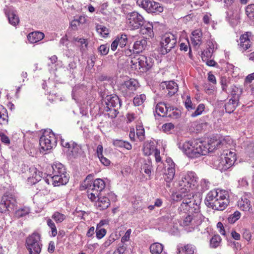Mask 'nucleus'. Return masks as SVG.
Instances as JSON below:
<instances>
[{
  "label": "nucleus",
  "mask_w": 254,
  "mask_h": 254,
  "mask_svg": "<svg viewBox=\"0 0 254 254\" xmlns=\"http://www.w3.org/2000/svg\"><path fill=\"white\" fill-rule=\"evenodd\" d=\"M220 144L221 141L217 140L215 141L210 140L208 143L200 140H189L181 141L178 143V147L188 157L196 158L218 148Z\"/></svg>",
  "instance_id": "1"
},
{
  "label": "nucleus",
  "mask_w": 254,
  "mask_h": 254,
  "mask_svg": "<svg viewBox=\"0 0 254 254\" xmlns=\"http://www.w3.org/2000/svg\"><path fill=\"white\" fill-rule=\"evenodd\" d=\"M228 192L224 190L214 189L206 195L205 204L215 210H223L229 203Z\"/></svg>",
  "instance_id": "2"
},
{
  "label": "nucleus",
  "mask_w": 254,
  "mask_h": 254,
  "mask_svg": "<svg viewBox=\"0 0 254 254\" xmlns=\"http://www.w3.org/2000/svg\"><path fill=\"white\" fill-rule=\"evenodd\" d=\"M173 199L176 201L182 200L179 207L181 211L190 213H199L201 203L199 197H194L190 193H176L173 195Z\"/></svg>",
  "instance_id": "3"
},
{
  "label": "nucleus",
  "mask_w": 254,
  "mask_h": 254,
  "mask_svg": "<svg viewBox=\"0 0 254 254\" xmlns=\"http://www.w3.org/2000/svg\"><path fill=\"white\" fill-rule=\"evenodd\" d=\"M236 160V155L234 152L227 151L220 158L214 160L213 165L214 168L221 172L225 171L231 168Z\"/></svg>",
  "instance_id": "4"
},
{
  "label": "nucleus",
  "mask_w": 254,
  "mask_h": 254,
  "mask_svg": "<svg viewBox=\"0 0 254 254\" xmlns=\"http://www.w3.org/2000/svg\"><path fill=\"white\" fill-rule=\"evenodd\" d=\"M197 177L193 172H189L184 175L179 182L180 192L178 193L185 194L189 193L190 190L196 186L197 182Z\"/></svg>",
  "instance_id": "5"
},
{
  "label": "nucleus",
  "mask_w": 254,
  "mask_h": 254,
  "mask_svg": "<svg viewBox=\"0 0 254 254\" xmlns=\"http://www.w3.org/2000/svg\"><path fill=\"white\" fill-rule=\"evenodd\" d=\"M184 213L180 224L188 232H191L201 224V215L199 213H190L185 211Z\"/></svg>",
  "instance_id": "6"
},
{
  "label": "nucleus",
  "mask_w": 254,
  "mask_h": 254,
  "mask_svg": "<svg viewBox=\"0 0 254 254\" xmlns=\"http://www.w3.org/2000/svg\"><path fill=\"white\" fill-rule=\"evenodd\" d=\"M25 246L29 254H40L43 246L40 235L34 232L29 236L26 239Z\"/></svg>",
  "instance_id": "7"
},
{
  "label": "nucleus",
  "mask_w": 254,
  "mask_h": 254,
  "mask_svg": "<svg viewBox=\"0 0 254 254\" xmlns=\"http://www.w3.org/2000/svg\"><path fill=\"white\" fill-rule=\"evenodd\" d=\"M177 39L174 34L166 33L163 35L160 42L161 54L165 55L169 53L175 47Z\"/></svg>",
  "instance_id": "8"
},
{
  "label": "nucleus",
  "mask_w": 254,
  "mask_h": 254,
  "mask_svg": "<svg viewBox=\"0 0 254 254\" xmlns=\"http://www.w3.org/2000/svg\"><path fill=\"white\" fill-rule=\"evenodd\" d=\"M57 141V138L52 130L50 132L45 131L39 139L41 150L48 151L51 149L56 146Z\"/></svg>",
  "instance_id": "9"
},
{
  "label": "nucleus",
  "mask_w": 254,
  "mask_h": 254,
  "mask_svg": "<svg viewBox=\"0 0 254 254\" xmlns=\"http://www.w3.org/2000/svg\"><path fill=\"white\" fill-rule=\"evenodd\" d=\"M254 41V35L252 32L248 31L245 32L242 34L238 41V48L239 50L244 53L251 51V48Z\"/></svg>",
  "instance_id": "10"
},
{
  "label": "nucleus",
  "mask_w": 254,
  "mask_h": 254,
  "mask_svg": "<svg viewBox=\"0 0 254 254\" xmlns=\"http://www.w3.org/2000/svg\"><path fill=\"white\" fill-rule=\"evenodd\" d=\"M106 186V183L104 180L101 179H95L92 185H90L87 190L88 197L91 200H95V198L101 194Z\"/></svg>",
  "instance_id": "11"
},
{
  "label": "nucleus",
  "mask_w": 254,
  "mask_h": 254,
  "mask_svg": "<svg viewBox=\"0 0 254 254\" xmlns=\"http://www.w3.org/2000/svg\"><path fill=\"white\" fill-rule=\"evenodd\" d=\"M137 5L145 9L148 13L158 14L163 11L164 8L162 5L157 2L150 0H137Z\"/></svg>",
  "instance_id": "12"
},
{
  "label": "nucleus",
  "mask_w": 254,
  "mask_h": 254,
  "mask_svg": "<svg viewBox=\"0 0 254 254\" xmlns=\"http://www.w3.org/2000/svg\"><path fill=\"white\" fill-rule=\"evenodd\" d=\"M116 198V195L111 192L108 193L106 196H103L100 194L95 200H91L94 202V206L99 210H104L107 209L111 205V200H115Z\"/></svg>",
  "instance_id": "13"
},
{
  "label": "nucleus",
  "mask_w": 254,
  "mask_h": 254,
  "mask_svg": "<svg viewBox=\"0 0 254 254\" xmlns=\"http://www.w3.org/2000/svg\"><path fill=\"white\" fill-rule=\"evenodd\" d=\"M139 87V83L134 79H130L122 84L119 89L123 95L126 97H130Z\"/></svg>",
  "instance_id": "14"
},
{
  "label": "nucleus",
  "mask_w": 254,
  "mask_h": 254,
  "mask_svg": "<svg viewBox=\"0 0 254 254\" xmlns=\"http://www.w3.org/2000/svg\"><path fill=\"white\" fill-rule=\"evenodd\" d=\"M128 26L133 30L139 29L146 21L142 15L136 11H133L127 15Z\"/></svg>",
  "instance_id": "15"
},
{
  "label": "nucleus",
  "mask_w": 254,
  "mask_h": 254,
  "mask_svg": "<svg viewBox=\"0 0 254 254\" xmlns=\"http://www.w3.org/2000/svg\"><path fill=\"white\" fill-rule=\"evenodd\" d=\"M16 204L15 197L10 194L6 193L2 197L0 204H3L4 207V212L13 209Z\"/></svg>",
  "instance_id": "16"
},
{
  "label": "nucleus",
  "mask_w": 254,
  "mask_h": 254,
  "mask_svg": "<svg viewBox=\"0 0 254 254\" xmlns=\"http://www.w3.org/2000/svg\"><path fill=\"white\" fill-rule=\"evenodd\" d=\"M232 89L231 94L232 97L225 105L226 111L228 113H231L235 110L238 106L239 100V95L236 94L235 89L232 88Z\"/></svg>",
  "instance_id": "17"
},
{
  "label": "nucleus",
  "mask_w": 254,
  "mask_h": 254,
  "mask_svg": "<svg viewBox=\"0 0 254 254\" xmlns=\"http://www.w3.org/2000/svg\"><path fill=\"white\" fill-rule=\"evenodd\" d=\"M105 103L106 107L105 108V110L107 112L110 110V108H119L121 106V102L119 97L115 94L107 96Z\"/></svg>",
  "instance_id": "18"
},
{
  "label": "nucleus",
  "mask_w": 254,
  "mask_h": 254,
  "mask_svg": "<svg viewBox=\"0 0 254 254\" xmlns=\"http://www.w3.org/2000/svg\"><path fill=\"white\" fill-rule=\"evenodd\" d=\"M160 87L165 90V93L170 97L174 95L178 89L177 84L173 81L162 82Z\"/></svg>",
  "instance_id": "19"
},
{
  "label": "nucleus",
  "mask_w": 254,
  "mask_h": 254,
  "mask_svg": "<svg viewBox=\"0 0 254 254\" xmlns=\"http://www.w3.org/2000/svg\"><path fill=\"white\" fill-rule=\"evenodd\" d=\"M50 175L49 177L51 179L53 185L55 187L66 185L69 181V175L67 173L62 174V176L58 175Z\"/></svg>",
  "instance_id": "20"
},
{
  "label": "nucleus",
  "mask_w": 254,
  "mask_h": 254,
  "mask_svg": "<svg viewBox=\"0 0 254 254\" xmlns=\"http://www.w3.org/2000/svg\"><path fill=\"white\" fill-rule=\"evenodd\" d=\"M140 32L141 34L144 35L146 38H153L154 33L153 30V24L149 22H145L143 25L141 26Z\"/></svg>",
  "instance_id": "21"
},
{
  "label": "nucleus",
  "mask_w": 254,
  "mask_h": 254,
  "mask_svg": "<svg viewBox=\"0 0 254 254\" xmlns=\"http://www.w3.org/2000/svg\"><path fill=\"white\" fill-rule=\"evenodd\" d=\"M190 39L193 46L195 48L198 47L202 41V33L201 30L196 29L192 32Z\"/></svg>",
  "instance_id": "22"
},
{
  "label": "nucleus",
  "mask_w": 254,
  "mask_h": 254,
  "mask_svg": "<svg viewBox=\"0 0 254 254\" xmlns=\"http://www.w3.org/2000/svg\"><path fill=\"white\" fill-rule=\"evenodd\" d=\"M61 145L65 148V149H67V151L69 152V153L72 154V155H74L76 152V149H77V144L73 141H66L64 139L62 138L61 137Z\"/></svg>",
  "instance_id": "23"
},
{
  "label": "nucleus",
  "mask_w": 254,
  "mask_h": 254,
  "mask_svg": "<svg viewBox=\"0 0 254 254\" xmlns=\"http://www.w3.org/2000/svg\"><path fill=\"white\" fill-rule=\"evenodd\" d=\"M171 161L170 164H168V166L164 174V179L167 183H169L173 180L175 174V163Z\"/></svg>",
  "instance_id": "24"
},
{
  "label": "nucleus",
  "mask_w": 254,
  "mask_h": 254,
  "mask_svg": "<svg viewBox=\"0 0 254 254\" xmlns=\"http://www.w3.org/2000/svg\"><path fill=\"white\" fill-rule=\"evenodd\" d=\"M44 38V33L39 31L31 32L27 36L28 40L31 43H37L42 40Z\"/></svg>",
  "instance_id": "25"
},
{
  "label": "nucleus",
  "mask_w": 254,
  "mask_h": 254,
  "mask_svg": "<svg viewBox=\"0 0 254 254\" xmlns=\"http://www.w3.org/2000/svg\"><path fill=\"white\" fill-rule=\"evenodd\" d=\"M87 18L85 15H80L77 18H74L70 23V26L73 30H77L78 26L87 22Z\"/></svg>",
  "instance_id": "26"
},
{
  "label": "nucleus",
  "mask_w": 254,
  "mask_h": 254,
  "mask_svg": "<svg viewBox=\"0 0 254 254\" xmlns=\"http://www.w3.org/2000/svg\"><path fill=\"white\" fill-rule=\"evenodd\" d=\"M5 14L7 16L9 23L13 26L17 25L19 22L17 15L12 10H6Z\"/></svg>",
  "instance_id": "27"
},
{
  "label": "nucleus",
  "mask_w": 254,
  "mask_h": 254,
  "mask_svg": "<svg viewBox=\"0 0 254 254\" xmlns=\"http://www.w3.org/2000/svg\"><path fill=\"white\" fill-rule=\"evenodd\" d=\"M238 206L243 211H250L252 210L251 202L245 196L242 197L238 202Z\"/></svg>",
  "instance_id": "28"
},
{
  "label": "nucleus",
  "mask_w": 254,
  "mask_h": 254,
  "mask_svg": "<svg viewBox=\"0 0 254 254\" xmlns=\"http://www.w3.org/2000/svg\"><path fill=\"white\" fill-rule=\"evenodd\" d=\"M156 149L154 142L152 141H147L144 143L142 151L144 155L149 156Z\"/></svg>",
  "instance_id": "29"
},
{
  "label": "nucleus",
  "mask_w": 254,
  "mask_h": 254,
  "mask_svg": "<svg viewBox=\"0 0 254 254\" xmlns=\"http://www.w3.org/2000/svg\"><path fill=\"white\" fill-rule=\"evenodd\" d=\"M169 106L162 102L158 103L156 106L155 112L159 116H166Z\"/></svg>",
  "instance_id": "30"
},
{
  "label": "nucleus",
  "mask_w": 254,
  "mask_h": 254,
  "mask_svg": "<svg viewBox=\"0 0 254 254\" xmlns=\"http://www.w3.org/2000/svg\"><path fill=\"white\" fill-rule=\"evenodd\" d=\"M147 46V41L145 39H141L135 42L133 45V51L136 53L142 52Z\"/></svg>",
  "instance_id": "31"
},
{
  "label": "nucleus",
  "mask_w": 254,
  "mask_h": 254,
  "mask_svg": "<svg viewBox=\"0 0 254 254\" xmlns=\"http://www.w3.org/2000/svg\"><path fill=\"white\" fill-rule=\"evenodd\" d=\"M103 148L102 145L99 144L97 147L96 153L101 163L104 166H107L110 164L111 162L109 159L104 157L103 155Z\"/></svg>",
  "instance_id": "32"
},
{
  "label": "nucleus",
  "mask_w": 254,
  "mask_h": 254,
  "mask_svg": "<svg viewBox=\"0 0 254 254\" xmlns=\"http://www.w3.org/2000/svg\"><path fill=\"white\" fill-rule=\"evenodd\" d=\"M53 172L51 175H56L58 174V173H61L62 174L67 173L66 172V169L64 165L60 162H55L52 165Z\"/></svg>",
  "instance_id": "33"
},
{
  "label": "nucleus",
  "mask_w": 254,
  "mask_h": 254,
  "mask_svg": "<svg viewBox=\"0 0 254 254\" xmlns=\"http://www.w3.org/2000/svg\"><path fill=\"white\" fill-rule=\"evenodd\" d=\"M212 51L211 50H204L201 53V57L203 62L206 64H216V63L211 59Z\"/></svg>",
  "instance_id": "34"
},
{
  "label": "nucleus",
  "mask_w": 254,
  "mask_h": 254,
  "mask_svg": "<svg viewBox=\"0 0 254 254\" xmlns=\"http://www.w3.org/2000/svg\"><path fill=\"white\" fill-rule=\"evenodd\" d=\"M113 144L116 147L125 148L127 150H131L132 145L127 141H124L122 139H114Z\"/></svg>",
  "instance_id": "35"
},
{
  "label": "nucleus",
  "mask_w": 254,
  "mask_h": 254,
  "mask_svg": "<svg viewBox=\"0 0 254 254\" xmlns=\"http://www.w3.org/2000/svg\"><path fill=\"white\" fill-rule=\"evenodd\" d=\"M195 250L194 246L188 244L178 249L177 254H194Z\"/></svg>",
  "instance_id": "36"
},
{
  "label": "nucleus",
  "mask_w": 254,
  "mask_h": 254,
  "mask_svg": "<svg viewBox=\"0 0 254 254\" xmlns=\"http://www.w3.org/2000/svg\"><path fill=\"white\" fill-rule=\"evenodd\" d=\"M150 251L152 254H160L163 252V246L159 243H155L150 246Z\"/></svg>",
  "instance_id": "37"
},
{
  "label": "nucleus",
  "mask_w": 254,
  "mask_h": 254,
  "mask_svg": "<svg viewBox=\"0 0 254 254\" xmlns=\"http://www.w3.org/2000/svg\"><path fill=\"white\" fill-rule=\"evenodd\" d=\"M181 116V111L173 107L169 106L166 117H169L173 119H178Z\"/></svg>",
  "instance_id": "38"
},
{
  "label": "nucleus",
  "mask_w": 254,
  "mask_h": 254,
  "mask_svg": "<svg viewBox=\"0 0 254 254\" xmlns=\"http://www.w3.org/2000/svg\"><path fill=\"white\" fill-rule=\"evenodd\" d=\"M66 218V216L65 215L58 211H55L54 212L52 216V218L54 219L57 223H61L63 222Z\"/></svg>",
  "instance_id": "39"
},
{
  "label": "nucleus",
  "mask_w": 254,
  "mask_h": 254,
  "mask_svg": "<svg viewBox=\"0 0 254 254\" xmlns=\"http://www.w3.org/2000/svg\"><path fill=\"white\" fill-rule=\"evenodd\" d=\"M97 32L103 37L105 38L109 34V29L105 26L98 24L96 26Z\"/></svg>",
  "instance_id": "40"
},
{
  "label": "nucleus",
  "mask_w": 254,
  "mask_h": 254,
  "mask_svg": "<svg viewBox=\"0 0 254 254\" xmlns=\"http://www.w3.org/2000/svg\"><path fill=\"white\" fill-rule=\"evenodd\" d=\"M116 38L117 40L120 47L123 48L126 45L127 42V35L124 34L118 35Z\"/></svg>",
  "instance_id": "41"
},
{
  "label": "nucleus",
  "mask_w": 254,
  "mask_h": 254,
  "mask_svg": "<svg viewBox=\"0 0 254 254\" xmlns=\"http://www.w3.org/2000/svg\"><path fill=\"white\" fill-rule=\"evenodd\" d=\"M146 100V96L142 94L136 96L133 98V104L135 106H138L142 105Z\"/></svg>",
  "instance_id": "42"
},
{
  "label": "nucleus",
  "mask_w": 254,
  "mask_h": 254,
  "mask_svg": "<svg viewBox=\"0 0 254 254\" xmlns=\"http://www.w3.org/2000/svg\"><path fill=\"white\" fill-rule=\"evenodd\" d=\"M29 212V208L27 207H24L17 210L15 211V215L16 217L20 218L28 214Z\"/></svg>",
  "instance_id": "43"
},
{
  "label": "nucleus",
  "mask_w": 254,
  "mask_h": 254,
  "mask_svg": "<svg viewBox=\"0 0 254 254\" xmlns=\"http://www.w3.org/2000/svg\"><path fill=\"white\" fill-rule=\"evenodd\" d=\"M47 224L51 229V236L52 237H55L57 234V230L55 223L51 219L48 218L47 220Z\"/></svg>",
  "instance_id": "44"
},
{
  "label": "nucleus",
  "mask_w": 254,
  "mask_h": 254,
  "mask_svg": "<svg viewBox=\"0 0 254 254\" xmlns=\"http://www.w3.org/2000/svg\"><path fill=\"white\" fill-rule=\"evenodd\" d=\"M37 190L39 191L44 194H47L49 193V190L47 187V186L44 185V182H40L37 185Z\"/></svg>",
  "instance_id": "45"
},
{
  "label": "nucleus",
  "mask_w": 254,
  "mask_h": 254,
  "mask_svg": "<svg viewBox=\"0 0 254 254\" xmlns=\"http://www.w3.org/2000/svg\"><path fill=\"white\" fill-rule=\"evenodd\" d=\"M246 13L250 19L254 20V4H249L246 7Z\"/></svg>",
  "instance_id": "46"
},
{
  "label": "nucleus",
  "mask_w": 254,
  "mask_h": 254,
  "mask_svg": "<svg viewBox=\"0 0 254 254\" xmlns=\"http://www.w3.org/2000/svg\"><path fill=\"white\" fill-rule=\"evenodd\" d=\"M240 217L241 213L238 211H236L229 216L228 221L230 223L233 224L239 219Z\"/></svg>",
  "instance_id": "47"
},
{
  "label": "nucleus",
  "mask_w": 254,
  "mask_h": 254,
  "mask_svg": "<svg viewBox=\"0 0 254 254\" xmlns=\"http://www.w3.org/2000/svg\"><path fill=\"white\" fill-rule=\"evenodd\" d=\"M96 236L98 239H101L103 238L106 234V230L104 228H101L98 225L96 227Z\"/></svg>",
  "instance_id": "48"
},
{
  "label": "nucleus",
  "mask_w": 254,
  "mask_h": 254,
  "mask_svg": "<svg viewBox=\"0 0 254 254\" xmlns=\"http://www.w3.org/2000/svg\"><path fill=\"white\" fill-rule=\"evenodd\" d=\"M221 241V237L219 235H214L210 240V245L213 248H216L219 245Z\"/></svg>",
  "instance_id": "49"
},
{
  "label": "nucleus",
  "mask_w": 254,
  "mask_h": 254,
  "mask_svg": "<svg viewBox=\"0 0 254 254\" xmlns=\"http://www.w3.org/2000/svg\"><path fill=\"white\" fill-rule=\"evenodd\" d=\"M141 169L145 174L148 176H150L151 175L152 170L151 162H150L149 161L147 162H145L143 164Z\"/></svg>",
  "instance_id": "50"
},
{
  "label": "nucleus",
  "mask_w": 254,
  "mask_h": 254,
  "mask_svg": "<svg viewBox=\"0 0 254 254\" xmlns=\"http://www.w3.org/2000/svg\"><path fill=\"white\" fill-rule=\"evenodd\" d=\"M205 108L204 105L203 104H200L198 105L195 111L191 114V117H195L199 115H200Z\"/></svg>",
  "instance_id": "51"
},
{
  "label": "nucleus",
  "mask_w": 254,
  "mask_h": 254,
  "mask_svg": "<svg viewBox=\"0 0 254 254\" xmlns=\"http://www.w3.org/2000/svg\"><path fill=\"white\" fill-rule=\"evenodd\" d=\"M110 46L108 44L101 45L98 48V51L102 55H106L109 51Z\"/></svg>",
  "instance_id": "52"
},
{
  "label": "nucleus",
  "mask_w": 254,
  "mask_h": 254,
  "mask_svg": "<svg viewBox=\"0 0 254 254\" xmlns=\"http://www.w3.org/2000/svg\"><path fill=\"white\" fill-rule=\"evenodd\" d=\"M8 122V115L6 110L3 109L2 111H0V125L7 123Z\"/></svg>",
  "instance_id": "53"
},
{
  "label": "nucleus",
  "mask_w": 254,
  "mask_h": 254,
  "mask_svg": "<svg viewBox=\"0 0 254 254\" xmlns=\"http://www.w3.org/2000/svg\"><path fill=\"white\" fill-rule=\"evenodd\" d=\"M144 129L141 127L139 126L136 129V135L140 141H143L144 139Z\"/></svg>",
  "instance_id": "54"
},
{
  "label": "nucleus",
  "mask_w": 254,
  "mask_h": 254,
  "mask_svg": "<svg viewBox=\"0 0 254 254\" xmlns=\"http://www.w3.org/2000/svg\"><path fill=\"white\" fill-rule=\"evenodd\" d=\"M79 44V46L80 47V51L82 52L85 51L87 49L88 43L86 39L82 38Z\"/></svg>",
  "instance_id": "55"
},
{
  "label": "nucleus",
  "mask_w": 254,
  "mask_h": 254,
  "mask_svg": "<svg viewBox=\"0 0 254 254\" xmlns=\"http://www.w3.org/2000/svg\"><path fill=\"white\" fill-rule=\"evenodd\" d=\"M230 84V82L226 78L223 77L221 80V88L223 91L226 92L227 87Z\"/></svg>",
  "instance_id": "56"
},
{
  "label": "nucleus",
  "mask_w": 254,
  "mask_h": 254,
  "mask_svg": "<svg viewBox=\"0 0 254 254\" xmlns=\"http://www.w3.org/2000/svg\"><path fill=\"white\" fill-rule=\"evenodd\" d=\"M117 108H110V110H109V113H108V116L109 117L113 119L117 117L119 112H118Z\"/></svg>",
  "instance_id": "57"
},
{
  "label": "nucleus",
  "mask_w": 254,
  "mask_h": 254,
  "mask_svg": "<svg viewBox=\"0 0 254 254\" xmlns=\"http://www.w3.org/2000/svg\"><path fill=\"white\" fill-rule=\"evenodd\" d=\"M200 185L202 188V190L203 191H205L209 189L210 183L209 182L205 179H202L200 181Z\"/></svg>",
  "instance_id": "58"
},
{
  "label": "nucleus",
  "mask_w": 254,
  "mask_h": 254,
  "mask_svg": "<svg viewBox=\"0 0 254 254\" xmlns=\"http://www.w3.org/2000/svg\"><path fill=\"white\" fill-rule=\"evenodd\" d=\"M0 140L5 145H9L10 143L9 137L3 132L0 133Z\"/></svg>",
  "instance_id": "59"
},
{
  "label": "nucleus",
  "mask_w": 254,
  "mask_h": 254,
  "mask_svg": "<svg viewBox=\"0 0 254 254\" xmlns=\"http://www.w3.org/2000/svg\"><path fill=\"white\" fill-rule=\"evenodd\" d=\"M186 108L188 109V110H191L194 109V107L193 106L192 102L190 100V97H187L185 102Z\"/></svg>",
  "instance_id": "60"
},
{
  "label": "nucleus",
  "mask_w": 254,
  "mask_h": 254,
  "mask_svg": "<svg viewBox=\"0 0 254 254\" xmlns=\"http://www.w3.org/2000/svg\"><path fill=\"white\" fill-rule=\"evenodd\" d=\"M162 128L164 132H167L174 128V125L171 123H166L162 126Z\"/></svg>",
  "instance_id": "61"
},
{
  "label": "nucleus",
  "mask_w": 254,
  "mask_h": 254,
  "mask_svg": "<svg viewBox=\"0 0 254 254\" xmlns=\"http://www.w3.org/2000/svg\"><path fill=\"white\" fill-rule=\"evenodd\" d=\"M115 239L113 235H111L108 239L104 243L103 246L105 248L110 246L114 241Z\"/></svg>",
  "instance_id": "62"
},
{
  "label": "nucleus",
  "mask_w": 254,
  "mask_h": 254,
  "mask_svg": "<svg viewBox=\"0 0 254 254\" xmlns=\"http://www.w3.org/2000/svg\"><path fill=\"white\" fill-rule=\"evenodd\" d=\"M207 47L206 50H210L212 51V53L214 50L217 48V45L215 42H213L212 41H209L207 42Z\"/></svg>",
  "instance_id": "63"
},
{
  "label": "nucleus",
  "mask_w": 254,
  "mask_h": 254,
  "mask_svg": "<svg viewBox=\"0 0 254 254\" xmlns=\"http://www.w3.org/2000/svg\"><path fill=\"white\" fill-rule=\"evenodd\" d=\"M243 237L247 241H249L252 238V234L248 229H244L242 234Z\"/></svg>",
  "instance_id": "64"
}]
</instances>
